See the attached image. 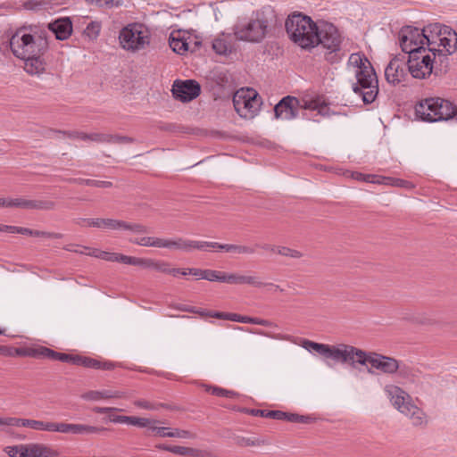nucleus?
Returning a JSON list of instances; mask_svg holds the SVG:
<instances>
[{"label": "nucleus", "mask_w": 457, "mask_h": 457, "mask_svg": "<svg viewBox=\"0 0 457 457\" xmlns=\"http://www.w3.org/2000/svg\"><path fill=\"white\" fill-rule=\"evenodd\" d=\"M347 64L353 69L357 80L353 84V92L361 95L365 104H371L378 94V85L370 62L363 54H352Z\"/></svg>", "instance_id": "1"}, {"label": "nucleus", "mask_w": 457, "mask_h": 457, "mask_svg": "<svg viewBox=\"0 0 457 457\" xmlns=\"http://www.w3.org/2000/svg\"><path fill=\"white\" fill-rule=\"evenodd\" d=\"M300 345L309 352H316L325 359L348 364L353 368H356L357 364L361 365L364 361L365 351L351 345H327L303 339Z\"/></svg>", "instance_id": "2"}, {"label": "nucleus", "mask_w": 457, "mask_h": 457, "mask_svg": "<svg viewBox=\"0 0 457 457\" xmlns=\"http://www.w3.org/2000/svg\"><path fill=\"white\" fill-rule=\"evenodd\" d=\"M292 41L303 49H311L321 44L330 50L329 55L340 50L339 30H287Z\"/></svg>", "instance_id": "3"}, {"label": "nucleus", "mask_w": 457, "mask_h": 457, "mask_svg": "<svg viewBox=\"0 0 457 457\" xmlns=\"http://www.w3.org/2000/svg\"><path fill=\"white\" fill-rule=\"evenodd\" d=\"M41 33L29 34L24 30H15V33L10 35V49L17 58H28L44 54L48 49L47 35L46 30H40Z\"/></svg>", "instance_id": "4"}, {"label": "nucleus", "mask_w": 457, "mask_h": 457, "mask_svg": "<svg viewBox=\"0 0 457 457\" xmlns=\"http://www.w3.org/2000/svg\"><path fill=\"white\" fill-rule=\"evenodd\" d=\"M418 118L428 122H437L454 119L457 121V106L440 97L426 98L415 106Z\"/></svg>", "instance_id": "5"}, {"label": "nucleus", "mask_w": 457, "mask_h": 457, "mask_svg": "<svg viewBox=\"0 0 457 457\" xmlns=\"http://www.w3.org/2000/svg\"><path fill=\"white\" fill-rule=\"evenodd\" d=\"M384 390L394 407L407 416L414 426L427 423L424 411L411 403L410 395L403 389L395 385H386Z\"/></svg>", "instance_id": "6"}, {"label": "nucleus", "mask_w": 457, "mask_h": 457, "mask_svg": "<svg viewBox=\"0 0 457 457\" xmlns=\"http://www.w3.org/2000/svg\"><path fill=\"white\" fill-rule=\"evenodd\" d=\"M265 30H234L222 32L212 42V49L217 54L228 55L237 49V41L259 43L265 37Z\"/></svg>", "instance_id": "7"}, {"label": "nucleus", "mask_w": 457, "mask_h": 457, "mask_svg": "<svg viewBox=\"0 0 457 457\" xmlns=\"http://www.w3.org/2000/svg\"><path fill=\"white\" fill-rule=\"evenodd\" d=\"M440 50H432V52L414 51L408 56L407 66L410 73L415 79H425L433 72V62Z\"/></svg>", "instance_id": "8"}, {"label": "nucleus", "mask_w": 457, "mask_h": 457, "mask_svg": "<svg viewBox=\"0 0 457 457\" xmlns=\"http://www.w3.org/2000/svg\"><path fill=\"white\" fill-rule=\"evenodd\" d=\"M233 104L239 116L248 119L253 118L259 111L261 100L256 91H237L233 97Z\"/></svg>", "instance_id": "9"}, {"label": "nucleus", "mask_w": 457, "mask_h": 457, "mask_svg": "<svg viewBox=\"0 0 457 457\" xmlns=\"http://www.w3.org/2000/svg\"><path fill=\"white\" fill-rule=\"evenodd\" d=\"M120 46L129 52L145 49L150 44L149 30H120Z\"/></svg>", "instance_id": "10"}, {"label": "nucleus", "mask_w": 457, "mask_h": 457, "mask_svg": "<svg viewBox=\"0 0 457 457\" xmlns=\"http://www.w3.org/2000/svg\"><path fill=\"white\" fill-rule=\"evenodd\" d=\"M370 364V368L368 369L370 374H373L372 369L380 370L385 374H395L400 369V362L389 356H386L375 352H366L364 356V361L361 365Z\"/></svg>", "instance_id": "11"}, {"label": "nucleus", "mask_w": 457, "mask_h": 457, "mask_svg": "<svg viewBox=\"0 0 457 457\" xmlns=\"http://www.w3.org/2000/svg\"><path fill=\"white\" fill-rule=\"evenodd\" d=\"M427 30H408L407 35H402L400 37V46L404 54L411 56V53L420 51L422 54L432 52V48H425L424 45H429L428 36L425 33Z\"/></svg>", "instance_id": "12"}, {"label": "nucleus", "mask_w": 457, "mask_h": 457, "mask_svg": "<svg viewBox=\"0 0 457 457\" xmlns=\"http://www.w3.org/2000/svg\"><path fill=\"white\" fill-rule=\"evenodd\" d=\"M171 93L176 100L188 103L195 99L201 93V86L195 79L175 80Z\"/></svg>", "instance_id": "13"}, {"label": "nucleus", "mask_w": 457, "mask_h": 457, "mask_svg": "<svg viewBox=\"0 0 457 457\" xmlns=\"http://www.w3.org/2000/svg\"><path fill=\"white\" fill-rule=\"evenodd\" d=\"M300 101L294 96L283 97L274 107L277 119L290 120L297 117Z\"/></svg>", "instance_id": "14"}, {"label": "nucleus", "mask_w": 457, "mask_h": 457, "mask_svg": "<svg viewBox=\"0 0 457 457\" xmlns=\"http://www.w3.org/2000/svg\"><path fill=\"white\" fill-rule=\"evenodd\" d=\"M206 245L207 241L189 240L183 237L162 238L161 248L190 252L194 249L204 250Z\"/></svg>", "instance_id": "15"}, {"label": "nucleus", "mask_w": 457, "mask_h": 457, "mask_svg": "<svg viewBox=\"0 0 457 457\" xmlns=\"http://www.w3.org/2000/svg\"><path fill=\"white\" fill-rule=\"evenodd\" d=\"M277 14L270 6L263 7L256 12V19L245 29H269L276 25Z\"/></svg>", "instance_id": "16"}, {"label": "nucleus", "mask_w": 457, "mask_h": 457, "mask_svg": "<svg viewBox=\"0 0 457 457\" xmlns=\"http://www.w3.org/2000/svg\"><path fill=\"white\" fill-rule=\"evenodd\" d=\"M285 29H319V26L310 16L301 12H293L285 21Z\"/></svg>", "instance_id": "17"}, {"label": "nucleus", "mask_w": 457, "mask_h": 457, "mask_svg": "<svg viewBox=\"0 0 457 457\" xmlns=\"http://www.w3.org/2000/svg\"><path fill=\"white\" fill-rule=\"evenodd\" d=\"M230 284L232 285H248L254 287H262L264 286L274 287L277 290L283 292V289L280 288L278 285H274L272 283H263L261 281L260 278L256 276L254 273L247 274V275H239L236 273H230Z\"/></svg>", "instance_id": "18"}, {"label": "nucleus", "mask_w": 457, "mask_h": 457, "mask_svg": "<svg viewBox=\"0 0 457 457\" xmlns=\"http://www.w3.org/2000/svg\"><path fill=\"white\" fill-rule=\"evenodd\" d=\"M27 457H60V453L52 446L42 443L26 444Z\"/></svg>", "instance_id": "19"}, {"label": "nucleus", "mask_w": 457, "mask_h": 457, "mask_svg": "<svg viewBox=\"0 0 457 457\" xmlns=\"http://www.w3.org/2000/svg\"><path fill=\"white\" fill-rule=\"evenodd\" d=\"M125 397V393L120 390H91L84 393L81 395V398L86 401H101L104 399H112V398H123Z\"/></svg>", "instance_id": "20"}, {"label": "nucleus", "mask_w": 457, "mask_h": 457, "mask_svg": "<svg viewBox=\"0 0 457 457\" xmlns=\"http://www.w3.org/2000/svg\"><path fill=\"white\" fill-rule=\"evenodd\" d=\"M53 423L52 421H43L37 420H29V419H20L13 417V425L12 427H24L29 428L34 430L38 431H53Z\"/></svg>", "instance_id": "21"}, {"label": "nucleus", "mask_w": 457, "mask_h": 457, "mask_svg": "<svg viewBox=\"0 0 457 457\" xmlns=\"http://www.w3.org/2000/svg\"><path fill=\"white\" fill-rule=\"evenodd\" d=\"M206 247L217 248L227 253L237 254H253L255 249L252 246L236 244H220L218 242H207Z\"/></svg>", "instance_id": "22"}, {"label": "nucleus", "mask_w": 457, "mask_h": 457, "mask_svg": "<svg viewBox=\"0 0 457 457\" xmlns=\"http://www.w3.org/2000/svg\"><path fill=\"white\" fill-rule=\"evenodd\" d=\"M21 59L24 61V70L27 73L38 76L45 72L46 62L43 54Z\"/></svg>", "instance_id": "23"}, {"label": "nucleus", "mask_w": 457, "mask_h": 457, "mask_svg": "<svg viewBox=\"0 0 457 457\" xmlns=\"http://www.w3.org/2000/svg\"><path fill=\"white\" fill-rule=\"evenodd\" d=\"M396 61H390L385 70V77L391 84H398L403 80L406 73L403 65H398Z\"/></svg>", "instance_id": "24"}, {"label": "nucleus", "mask_w": 457, "mask_h": 457, "mask_svg": "<svg viewBox=\"0 0 457 457\" xmlns=\"http://www.w3.org/2000/svg\"><path fill=\"white\" fill-rule=\"evenodd\" d=\"M440 36V46H442L448 54H453L457 50V31L456 30H438Z\"/></svg>", "instance_id": "25"}, {"label": "nucleus", "mask_w": 457, "mask_h": 457, "mask_svg": "<svg viewBox=\"0 0 457 457\" xmlns=\"http://www.w3.org/2000/svg\"><path fill=\"white\" fill-rule=\"evenodd\" d=\"M81 221H85L88 226L96 228H104L113 230H120L121 220L113 219H82Z\"/></svg>", "instance_id": "26"}, {"label": "nucleus", "mask_w": 457, "mask_h": 457, "mask_svg": "<svg viewBox=\"0 0 457 457\" xmlns=\"http://www.w3.org/2000/svg\"><path fill=\"white\" fill-rule=\"evenodd\" d=\"M182 30H172L170 36V46L171 49L179 54H183L188 49V43L186 39L180 38L179 34ZM189 32V30H184Z\"/></svg>", "instance_id": "27"}, {"label": "nucleus", "mask_w": 457, "mask_h": 457, "mask_svg": "<svg viewBox=\"0 0 457 457\" xmlns=\"http://www.w3.org/2000/svg\"><path fill=\"white\" fill-rule=\"evenodd\" d=\"M246 413H249L253 416H261L265 418H270L278 420H282L285 416L286 412L281 411H266V410H260V409H246Z\"/></svg>", "instance_id": "28"}, {"label": "nucleus", "mask_w": 457, "mask_h": 457, "mask_svg": "<svg viewBox=\"0 0 457 457\" xmlns=\"http://www.w3.org/2000/svg\"><path fill=\"white\" fill-rule=\"evenodd\" d=\"M204 277V279H206L208 281H216L230 284V274L222 271L214 270H205Z\"/></svg>", "instance_id": "29"}, {"label": "nucleus", "mask_w": 457, "mask_h": 457, "mask_svg": "<svg viewBox=\"0 0 457 457\" xmlns=\"http://www.w3.org/2000/svg\"><path fill=\"white\" fill-rule=\"evenodd\" d=\"M71 137H77L80 139L87 141L91 140L98 143H108V141L111 138L110 134H104V133H92V134H87V133H79L75 132L73 134L70 135Z\"/></svg>", "instance_id": "30"}, {"label": "nucleus", "mask_w": 457, "mask_h": 457, "mask_svg": "<svg viewBox=\"0 0 457 457\" xmlns=\"http://www.w3.org/2000/svg\"><path fill=\"white\" fill-rule=\"evenodd\" d=\"M100 259L108 262H117L124 264L131 265L132 256L124 255L121 253L99 252Z\"/></svg>", "instance_id": "31"}, {"label": "nucleus", "mask_w": 457, "mask_h": 457, "mask_svg": "<svg viewBox=\"0 0 457 457\" xmlns=\"http://www.w3.org/2000/svg\"><path fill=\"white\" fill-rule=\"evenodd\" d=\"M170 453L181 456H192V457H204V452L199 449L191 448V447H186V446H179V445H174L172 446V449H170Z\"/></svg>", "instance_id": "32"}, {"label": "nucleus", "mask_w": 457, "mask_h": 457, "mask_svg": "<svg viewBox=\"0 0 457 457\" xmlns=\"http://www.w3.org/2000/svg\"><path fill=\"white\" fill-rule=\"evenodd\" d=\"M26 10L38 12L42 10H48L51 7L50 0H27L22 4Z\"/></svg>", "instance_id": "33"}, {"label": "nucleus", "mask_w": 457, "mask_h": 457, "mask_svg": "<svg viewBox=\"0 0 457 457\" xmlns=\"http://www.w3.org/2000/svg\"><path fill=\"white\" fill-rule=\"evenodd\" d=\"M30 200L23 197L4 198V207L29 210Z\"/></svg>", "instance_id": "34"}, {"label": "nucleus", "mask_w": 457, "mask_h": 457, "mask_svg": "<svg viewBox=\"0 0 457 457\" xmlns=\"http://www.w3.org/2000/svg\"><path fill=\"white\" fill-rule=\"evenodd\" d=\"M230 319L232 321L249 323V324H256V325H261V326H265V327H269L271 325V322L269 321L268 320H263V319H259V318H252V317H248V316H241L237 313L233 314Z\"/></svg>", "instance_id": "35"}, {"label": "nucleus", "mask_w": 457, "mask_h": 457, "mask_svg": "<svg viewBox=\"0 0 457 457\" xmlns=\"http://www.w3.org/2000/svg\"><path fill=\"white\" fill-rule=\"evenodd\" d=\"M70 182L77 183L80 185H86L89 187H103V188H108L112 187V183L111 181H104V180H96V179H69Z\"/></svg>", "instance_id": "36"}, {"label": "nucleus", "mask_w": 457, "mask_h": 457, "mask_svg": "<svg viewBox=\"0 0 457 457\" xmlns=\"http://www.w3.org/2000/svg\"><path fill=\"white\" fill-rule=\"evenodd\" d=\"M131 242L141 246L161 248L162 238L154 237H143L131 240Z\"/></svg>", "instance_id": "37"}, {"label": "nucleus", "mask_w": 457, "mask_h": 457, "mask_svg": "<svg viewBox=\"0 0 457 457\" xmlns=\"http://www.w3.org/2000/svg\"><path fill=\"white\" fill-rule=\"evenodd\" d=\"M160 421L155 420H149L145 418H139L135 416H127L126 417V424L137 426L139 428H146L151 424H157Z\"/></svg>", "instance_id": "38"}, {"label": "nucleus", "mask_w": 457, "mask_h": 457, "mask_svg": "<svg viewBox=\"0 0 457 457\" xmlns=\"http://www.w3.org/2000/svg\"><path fill=\"white\" fill-rule=\"evenodd\" d=\"M26 444L8 445L4 448V452L9 457H27L26 456Z\"/></svg>", "instance_id": "39"}, {"label": "nucleus", "mask_w": 457, "mask_h": 457, "mask_svg": "<svg viewBox=\"0 0 457 457\" xmlns=\"http://www.w3.org/2000/svg\"><path fill=\"white\" fill-rule=\"evenodd\" d=\"M55 208V203L50 200H30L29 210L51 211Z\"/></svg>", "instance_id": "40"}, {"label": "nucleus", "mask_w": 457, "mask_h": 457, "mask_svg": "<svg viewBox=\"0 0 457 457\" xmlns=\"http://www.w3.org/2000/svg\"><path fill=\"white\" fill-rule=\"evenodd\" d=\"M120 230H129L135 234H144L147 232V227L141 223H130L121 220Z\"/></svg>", "instance_id": "41"}, {"label": "nucleus", "mask_w": 457, "mask_h": 457, "mask_svg": "<svg viewBox=\"0 0 457 457\" xmlns=\"http://www.w3.org/2000/svg\"><path fill=\"white\" fill-rule=\"evenodd\" d=\"M87 3L94 4L99 8L111 9L122 5V0H86Z\"/></svg>", "instance_id": "42"}, {"label": "nucleus", "mask_w": 457, "mask_h": 457, "mask_svg": "<svg viewBox=\"0 0 457 457\" xmlns=\"http://www.w3.org/2000/svg\"><path fill=\"white\" fill-rule=\"evenodd\" d=\"M167 437L195 439L196 436L188 430L174 428L167 433Z\"/></svg>", "instance_id": "43"}, {"label": "nucleus", "mask_w": 457, "mask_h": 457, "mask_svg": "<svg viewBox=\"0 0 457 457\" xmlns=\"http://www.w3.org/2000/svg\"><path fill=\"white\" fill-rule=\"evenodd\" d=\"M76 365L97 370V368L99 367V361L90 357L78 355Z\"/></svg>", "instance_id": "44"}, {"label": "nucleus", "mask_w": 457, "mask_h": 457, "mask_svg": "<svg viewBox=\"0 0 457 457\" xmlns=\"http://www.w3.org/2000/svg\"><path fill=\"white\" fill-rule=\"evenodd\" d=\"M52 432H59L63 434H74V424L64 423V422H54L53 423V431Z\"/></svg>", "instance_id": "45"}, {"label": "nucleus", "mask_w": 457, "mask_h": 457, "mask_svg": "<svg viewBox=\"0 0 457 457\" xmlns=\"http://www.w3.org/2000/svg\"><path fill=\"white\" fill-rule=\"evenodd\" d=\"M47 29H72V23L68 17L61 18L56 20L54 22L48 23Z\"/></svg>", "instance_id": "46"}, {"label": "nucleus", "mask_w": 457, "mask_h": 457, "mask_svg": "<svg viewBox=\"0 0 457 457\" xmlns=\"http://www.w3.org/2000/svg\"><path fill=\"white\" fill-rule=\"evenodd\" d=\"M278 253L280 255L294 258V259H299L303 256V253L301 252L295 250V249H291L287 246H278Z\"/></svg>", "instance_id": "47"}, {"label": "nucleus", "mask_w": 457, "mask_h": 457, "mask_svg": "<svg viewBox=\"0 0 457 457\" xmlns=\"http://www.w3.org/2000/svg\"><path fill=\"white\" fill-rule=\"evenodd\" d=\"M208 391L211 392V394H212L214 395L227 397V398H233L237 395L234 391L227 390V389H224L221 387H217V386L210 387L208 389Z\"/></svg>", "instance_id": "48"}, {"label": "nucleus", "mask_w": 457, "mask_h": 457, "mask_svg": "<svg viewBox=\"0 0 457 457\" xmlns=\"http://www.w3.org/2000/svg\"><path fill=\"white\" fill-rule=\"evenodd\" d=\"M8 48H10V35L0 30V64L3 62L2 55Z\"/></svg>", "instance_id": "49"}, {"label": "nucleus", "mask_w": 457, "mask_h": 457, "mask_svg": "<svg viewBox=\"0 0 457 457\" xmlns=\"http://www.w3.org/2000/svg\"><path fill=\"white\" fill-rule=\"evenodd\" d=\"M156 261L153 259H142L132 257L131 265L134 266H142L148 269H154Z\"/></svg>", "instance_id": "50"}, {"label": "nucleus", "mask_w": 457, "mask_h": 457, "mask_svg": "<svg viewBox=\"0 0 457 457\" xmlns=\"http://www.w3.org/2000/svg\"><path fill=\"white\" fill-rule=\"evenodd\" d=\"M310 420L311 418L307 416L286 412V416L282 420H287L295 423H308Z\"/></svg>", "instance_id": "51"}, {"label": "nucleus", "mask_w": 457, "mask_h": 457, "mask_svg": "<svg viewBox=\"0 0 457 457\" xmlns=\"http://www.w3.org/2000/svg\"><path fill=\"white\" fill-rule=\"evenodd\" d=\"M320 101L319 99L303 100L299 107L304 110L317 111Z\"/></svg>", "instance_id": "52"}, {"label": "nucleus", "mask_w": 457, "mask_h": 457, "mask_svg": "<svg viewBox=\"0 0 457 457\" xmlns=\"http://www.w3.org/2000/svg\"><path fill=\"white\" fill-rule=\"evenodd\" d=\"M50 348H47V347H45V346H40V347H37V348H33V349H30L27 354L29 356H32V357H44V358H46V354H47V352H49Z\"/></svg>", "instance_id": "53"}, {"label": "nucleus", "mask_w": 457, "mask_h": 457, "mask_svg": "<svg viewBox=\"0 0 457 457\" xmlns=\"http://www.w3.org/2000/svg\"><path fill=\"white\" fill-rule=\"evenodd\" d=\"M77 358H78V355H71V354H68V353H58L56 361H60L62 362H69V363H72V364L76 365Z\"/></svg>", "instance_id": "54"}, {"label": "nucleus", "mask_w": 457, "mask_h": 457, "mask_svg": "<svg viewBox=\"0 0 457 457\" xmlns=\"http://www.w3.org/2000/svg\"><path fill=\"white\" fill-rule=\"evenodd\" d=\"M238 444L242 446H256L263 445V441L255 438L242 437Z\"/></svg>", "instance_id": "55"}, {"label": "nucleus", "mask_w": 457, "mask_h": 457, "mask_svg": "<svg viewBox=\"0 0 457 457\" xmlns=\"http://www.w3.org/2000/svg\"><path fill=\"white\" fill-rule=\"evenodd\" d=\"M50 31L53 35H54V37L57 40H61V41L68 39L73 32V30H50Z\"/></svg>", "instance_id": "56"}, {"label": "nucleus", "mask_w": 457, "mask_h": 457, "mask_svg": "<svg viewBox=\"0 0 457 457\" xmlns=\"http://www.w3.org/2000/svg\"><path fill=\"white\" fill-rule=\"evenodd\" d=\"M133 139L131 137H121L117 135H111V138L108 141V143L111 144H127V143H132Z\"/></svg>", "instance_id": "57"}, {"label": "nucleus", "mask_w": 457, "mask_h": 457, "mask_svg": "<svg viewBox=\"0 0 457 457\" xmlns=\"http://www.w3.org/2000/svg\"><path fill=\"white\" fill-rule=\"evenodd\" d=\"M146 428H148L149 430L156 433V435H158L162 437H166L167 433L169 432V431H167L169 429L168 428L157 427L155 424H151V425L147 426Z\"/></svg>", "instance_id": "58"}, {"label": "nucleus", "mask_w": 457, "mask_h": 457, "mask_svg": "<svg viewBox=\"0 0 457 457\" xmlns=\"http://www.w3.org/2000/svg\"><path fill=\"white\" fill-rule=\"evenodd\" d=\"M170 263L165 261H156L154 269L157 271L167 274L169 271Z\"/></svg>", "instance_id": "59"}, {"label": "nucleus", "mask_w": 457, "mask_h": 457, "mask_svg": "<svg viewBox=\"0 0 457 457\" xmlns=\"http://www.w3.org/2000/svg\"><path fill=\"white\" fill-rule=\"evenodd\" d=\"M187 275H192L194 277H195L196 279H204V271L205 270H201V269H197V268H188L187 269Z\"/></svg>", "instance_id": "60"}, {"label": "nucleus", "mask_w": 457, "mask_h": 457, "mask_svg": "<svg viewBox=\"0 0 457 457\" xmlns=\"http://www.w3.org/2000/svg\"><path fill=\"white\" fill-rule=\"evenodd\" d=\"M13 417H1L0 416V428L5 430V428H12Z\"/></svg>", "instance_id": "61"}, {"label": "nucleus", "mask_w": 457, "mask_h": 457, "mask_svg": "<svg viewBox=\"0 0 457 457\" xmlns=\"http://www.w3.org/2000/svg\"><path fill=\"white\" fill-rule=\"evenodd\" d=\"M109 430L107 428L104 427H96V426H90L87 425V435L89 434H101L103 432H105Z\"/></svg>", "instance_id": "62"}, {"label": "nucleus", "mask_w": 457, "mask_h": 457, "mask_svg": "<svg viewBox=\"0 0 457 457\" xmlns=\"http://www.w3.org/2000/svg\"><path fill=\"white\" fill-rule=\"evenodd\" d=\"M16 233L22 234V235H29V236H32V237L39 236V234L37 232H36V230L27 228H22V227H17Z\"/></svg>", "instance_id": "63"}, {"label": "nucleus", "mask_w": 457, "mask_h": 457, "mask_svg": "<svg viewBox=\"0 0 457 457\" xmlns=\"http://www.w3.org/2000/svg\"><path fill=\"white\" fill-rule=\"evenodd\" d=\"M317 112L321 116H329L330 114V110L328 104L321 102L319 104Z\"/></svg>", "instance_id": "64"}]
</instances>
